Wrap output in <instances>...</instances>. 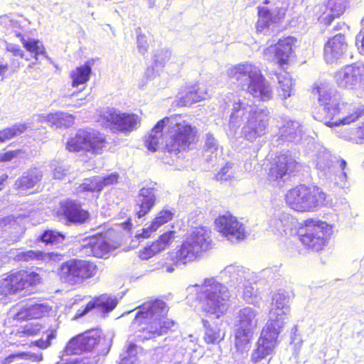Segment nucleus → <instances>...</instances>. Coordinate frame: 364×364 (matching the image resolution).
Masks as SVG:
<instances>
[{
  "instance_id": "c756f323",
  "label": "nucleus",
  "mask_w": 364,
  "mask_h": 364,
  "mask_svg": "<svg viewBox=\"0 0 364 364\" xmlns=\"http://www.w3.org/2000/svg\"><path fill=\"white\" fill-rule=\"evenodd\" d=\"M144 325L145 326L141 331L147 333L149 338H156L173 331L176 326V321L169 318L168 314H164Z\"/></svg>"
},
{
  "instance_id": "3c124183",
  "label": "nucleus",
  "mask_w": 364,
  "mask_h": 364,
  "mask_svg": "<svg viewBox=\"0 0 364 364\" xmlns=\"http://www.w3.org/2000/svg\"><path fill=\"white\" fill-rule=\"evenodd\" d=\"M41 328L42 326L40 323H30L23 326L19 333L22 336H33L37 335Z\"/></svg>"
},
{
  "instance_id": "09e8293b",
  "label": "nucleus",
  "mask_w": 364,
  "mask_h": 364,
  "mask_svg": "<svg viewBox=\"0 0 364 364\" xmlns=\"http://www.w3.org/2000/svg\"><path fill=\"white\" fill-rule=\"evenodd\" d=\"M25 151L22 149H17L15 150L4 149L3 152L0 154V162L7 163L16 159H18L21 155L23 154Z\"/></svg>"
},
{
  "instance_id": "774afa93",
  "label": "nucleus",
  "mask_w": 364,
  "mask_h": 364,
  "mask_svg": "<svg viewBox=\"0 0 364 364\" xmlns=\"http://www.w3.org/2000/svg\"><path fill=\"white\" fill-rule=\"evenodd\" d=\"M15 35L17 38H19L22 45L23 46V42H26L27 39H26L24 36L20 32H16Z\"/></svg>"
},
{
  "instance_id": "c85d7f7f",
  "label": "nucleus",
  "mask_w": 364,
  "mask_h": 364,
  "mask_svg": "<svg viewBox=\"0 0 364 364\" xmlns=\"http://www.w3.org/2000/svg\"><path fill=\"white\" fill-rule=\"evenodd\" d=\"M156 188L153 186H144L138 193L135 207V215L138 218H141L147 215L156 203Z\"/></svg>"
},
{
  "instance_id": "49530a36",
  "label": "nucleus",
  "mask_w": 364,
  "mask_h": 364,
  "mask_svg": "<svg viewBox=\"0 0 364 364\" xmlns=\"http://www.w3.org/2000/svg\"><path fill=\"white\" fill-rule=\"evenodd\" d=\"M173 218V213L169 210L163 209L158 212L151 223V228L157 230Z\"/></svg>"
},
{
  "instance_id": "412c9836",
  "label": "nucleus",
  "mask_w": 364,
  "mask_h": 364,
  "mask_svg": "<svg viewBox=\"0 0 364 364\" xmlns=\"http://www.w3.org/2000/svg\"><path fill=\"white\" fill-rule=\"evenodd\" d=\"M349 43L346 33H338L330 36L323 46L326 60L332 63L344 55L348 49Z\"/></svg>"
},
{
  "instance_id": "a19ab883",
  "label": "nucleus",
  "mask_w": 364,
  "mask_h": 364,
  "mask_svg": "<svg viewBox=\"0 0 364 364\" xmlns=\"http://www.w3.org/2000/svg\"><path fill=\"white\" fill-rule=\"evenodd\" d=\"M28 129L24 123H16L13 125L0 130V143H5L13 138L20 136Z\"/></svg>"
},
{
  "instance_id": "79ce46f5",
  "label": "nucleus",
  "mask_w": 364,
  "mask_h": 364,
  "mask_svg": "<svg viewBox=\"0 0 364 364\" xmlns=\"http://www.w3.org/2000/svg\"><path fill=\"white\" fill-rule=\"evenodd\" d=\"M65 239V236L62 232L52 229H47L37 238V241L43 243L45 245H53L63 242Z\"/></svg>"
},
{
  "instance_id": "69168bd1",
  "label": "nucleus",
  "mask_w": 364,
  "mask_h": 364,
  "mask_svg": "<svg viewBox=\"0 0 364 364\" xmlns=\"http://www.w3.org/2000/svg\"><path fill=\"white\" fill-rule=\"evenodd\" d=\"M8 178L9 176L7 174H3L0 176V191L4 188Z\"/></svg>"
},
{
  "instance_id": "dca6fc26",
  "label": "nucleus",
  "mask_w": 364,
  "mask_h": 364,
  "mask_svg": "<svg viewBox=\"0 0 364 364\" xmlns=\"http://www.w3.org/2000/svg\"><path fill=\"white\" fill-rule=\"evenodd\" d=\"M215 224L218 232L232 242H240L246 237L244 224L230 212L220 215L215 219Z\"/></svg>"
},
{
  "instance_id": "4c0bfd02",
  "label": "nucleus",
  "mask_w": 364,
  "mask_h": 364,
  "mask_svg": "<svg viewBox=\"0 0 364 364\" xmlns=\"http://www.w3.org/2000/svg\"><path fill=\"white\" fill-rule=\"evenodd\" d=\"M205 328L203 341L207 345H218L225 337V332L219 327H213L207 320H203Z\"/></svg>"
},
{
  "instance_id": "5701e85b",
  "label": "nucleus",
  "mask_w": 364,
  "mask_h": 364,
  "mask_svg": "<svg viewBox=\"0 0 364 364\" xmlns=\"http://www.w3.org/2000/svg\"><path fill=\"white\" fill-rule=\"evenodd\" d=\"M297 39L291 36L279 38L274 45V57L276 64L282 69L286 68L294 56V48Z\"/></svg>"
},
{
  "instance_id": "423d86ee",
  "label": "nucleus",
  "mask_w": 364,
  "mask_h": 364,
  "mask_svg": "<svg viewBox=\"0 0 364 364\" xmlns=\"http://www.w3.org/2000/svg\"><path fill=\"white\" fill-rule=\"evenodd\" d=\"M110 345L101 331L90 329L71 338L65 346V352L67 355L94 352L100 355L107 354Z\"/></svg>"
},
{
  "instance_id": "bf43d9fd",
  "label": "nucleus",
  "mask_w": 364,
  "mask_h": 364,
  "mask_svg": "<svg viewBox=\"0 0 364 364\" xmlns=\"http://www.w3.org/2000/svg\"><path fill=\"white\" fill-rule=\"evenodd\" d=\"M138 48L143 53L147 52L148 43L144 34L139 33L137 36Z\"/></svg>"
},
{
  "instance_id": "e2e57ef3",
  "label": "nucleus",
  "mask_w": 364,
  "mask_h": 364,
  "mask_svg": "<svg viewBox=\"0 0 364 364\" xmlns=\"http://www.w3.org/2000/svg\"><path fill=\"white\" fill-rule=\"evenodd\" d=\"M205 148L206 150H216L217 149V142L216 140L212 136H207L205 139Z\"/></svg>"
},
{
  "instance_id": "6ab92c4d",
  "label": "nucleus",
  "mask_w": 364,
  "mask_h": 364,
  "mask_svg": "<svg viewBox=\"0 0 364 364\" xmlns=\"http://www.w3.org/2000/svg\"><path fill=\"white\" fill-rule=\"evenodd\" d=\"M135 321L139 325H144L149 321L168 314L169 306L161 299H154L143 302L137 307Z\"/></svg>"
},
{
  "instance_id": "9d476101",
  "label": "nucleus",
  "mask_w": 364,
  "mask_h": 364,
  "mask_svg": "<svg viewBox=\"0 0 364 364\" xmlns=\"http://www.w3.org/2000/svg\"><path fill=\"white\" fill-rule=\"evenodd\" d=\"M289 311L290 306L287 296L280 293L274 294L272 307L269 311L268 320L262 333L277 340Z\"/></svg>"
},
{
  "instance_id": "0e129e2a",
  "label": "nucleus",
  "mask_w": 364,
  "mask_h": 364,
  "mask_svg": "<svg viewBox=\"0 0 364 364\" xmlns=\"http://www.w3.org/2000/svg\"><path fill=\"white\" fill-rule=\"evenodd\" d=\"M7 50L11 52L14 57L18 56L21 58L24 57V52L18 46L13 45L10 48H8Z\"/></svg>"
},
{
  "instance_id": "bb28decb",
  "label": "nucleus",
  "mask_w": 364,
  "mask_h": 364,
  "mask_svg": "<svg viewBox=\"0 0 364 364\" xmlns=\"http://www.w3.org/2000/svg\"><path fill=\"white\" fill-rule=\"evenodd\" d=\"M236 328L254 332L260 324V311L257 308L244 306L237 313Z\"/></svg>"
},
{
  "instance_id": "2f4dec72",
  "label": "nucleus",
  "mask_w": 364,
  "mask_h": 364,
  "mask_svg": "<svg viewBox=\"0 0 364 364\" xmlns=\"http://www.w3.org/2000/svg\"><path fill=\"white\" fill-rule=\"evenodd\" d=\"M42 178L43 172L39 168H31L16 180L14 188L18 193L24 194L38 184Z\"/></svg>"
},
{
  "instance_id": "6e6552de",
  "label": "nucleus",
  "mask_w": 364,
  "mask_h": 364,
  "mask_svg": "<svg viewBox=\"0 0 364 364\" xmlns=\"http://www.w3.org/2000/svg\"><path fill=\"white\" fill-rule=\"evenodd\" d=\"M227 302L225 287L214 279H205L199 297L202 311L207 315H214L219 318L228 310Z\"/></svg>"
},
{
  "instance_id": "9b49d317",
  "label": "nucleus",
  "mask_w": 364,
  "mask_h": 364,
  "mask_svg": "<svg viewBox=\"0 0 364 364\" xmlns=\"http://www.w3.org/2000/svg\"><path fill=\"white\" fill-rule=\"evenodd\" d=\"M300 166L299 162L290 154L280 153L269 162L267 180L270 183L285 181L295 176Z\"/></svg>"
},
{
  "instance_id": "f704fd0d",
  "label": "nucleus",
  "mask_w": 364,
  "mask_h": 364,
  "mask_svg": "<svg viewBox=\"0 0 364 364\" xmlns=\"http://www.w3.org/2000/svg\"><path fill=\"white\" fill-rule=\"evenodd\" d=\"M254 334V332L235 329L234 347L237 355H243L250 350Z\"/></svg>"
},
{
  "instance_id": "72a5a7b5",
  "label": "nucleus",
  "mask_w": 364,
  "mask_h": 364,
  "mask_svg": "<svg viewBox=\"0 0 364 364\" xmlns=\"http://www.w3.org/2000/svg\"><path fill=\"white\" fill-rule=\"evenodd\" d=\"M50 306L48 304L35 303L31 305L22 306L14 316L17 321H25L29 320L39 319L48 314Z\"/></svg>"
},
{
  "instance_id": "f257e3e1",
  "label": "nucleus",
  "mask_w": 364,
  "mask_h": 364,
  "mask_svg": "<svg viewBox=\"0 0 364 364\" xmlns=\"http://www.w3.org/2000/svg\"><path fill=\"white\" fill-rule=\"evenodd\" d=\"M166 122L169 123V139L165 144L168 152L177 154L181 151H187L198 141V128L189 121L183 119L181 114H174L158 121L144 136V144L150 151L155 152L158 149Z\"/></svg>"
},
{
  "instance_id": "f03ea898",
  "label": "nucleus",
  "mask_w": 364,
  "mask_h": 364,
  "mask_svg": "<svg viewBox=\"0 0 364 364\" xmlns=\"http://www.w3.org/2000/svg\"><path fill=\"white\" fill-rule=\"evenodd\" d=\"M211 229L206 226L195 227L176 251L169 252L168 257L175 266L186 265L199 259L212 248Z\"/></svg>"
},
{
  "instance_id": "ea45409f",
  "label": "nucleus",
  "mask_w": 364,
  "mask_h": 364,
  "mask_svg": "<svg viewBox=\"0 0 364 364\" xmlns=\"http://www.w3.org/2000/svg\"><path fill=\"white\" fill-rule=\"evenodd\" d=\"M65 147L69 152L85 153V129H79L74 136L70 137L66 142Z\"/></svg>"
},
{
  "instance_id": "0eeeda50",
  "label": "nucleus",
  "mask_w": 364,
  "mask_h": 364,
  "mask_svg": "<svg viewBox=\"0 0 364 364\" xmlns=\"http://www.w3.org/2000/svg\"><path fill=\"white\" fill-rule=\"evenodd\" d=\"M363 116H364V105L355 106L352 104L341 103L323 107L322 111L318 112L314 117L332 128L350 124Z\"/></svg>"
},
{
  "instance_id": "473e14b6",
  "label": "nucleus",
  "mask_w": 364,
  "mask_h": 364,
  "mask_svg": "<svg viewBox=\"0 0 364 364\" xmlns=\"http://www.w3.org/2000/svg\"><path fill=\"white\" fill-rule=\"evenodd\" d=\"M85 153L98 155L107 148L108 142L106 136L100 131L85 129Z\"/></svg>"
},
{
  "instance_id": "8fccbe9b",
  "label": "nucleus",
  "mask_w": 364,
  "mask_h": 364,
  "mask_svg": "<svg viewBox=\"0 0 364 364\" xmlns=\"http://www.w3.org/2000/svg\"><path fill=\"white\" fill-rule=\"evenodd\" d=\"M120 176L117 172H114L108 175L105 176L102 178H100V183L102 185V189L106 186H110L116 185L119 183Z\"/></svg>"
},
{
  "instance_id": "37998d69",
  "label": "nucleus",
  "mask_w": 364,
  "mask_h": 364,
  "mask_svg": "<svg viewBox=\"0 0 364 364\" xmlns=\"http://www.w3.org/2000/svg\"><path fill=\"white\" fill-rule=\"evenodd\" d=\"M21 67V62L14 57H9L8 60H1L0 62V77L4 79L16 73Z\"/></svg>"
},
{
  "instance_id": "4468645a",
  "label": "nucleus",
  "mask_w": 364,
  "mask_h": 364,
  "mask_svg": "<svg viewBox=\"0 0 364 364\" xmlns=\"http://www.w3.org/2000/svg\"><path fill=\"white\" fill-rule=\"evenodd\" d=\"M336 79L340 87L364 95V65H347L336 73Z\"/></svg>"
},
{
  "instance_id": "13d9d810",
  "label": "nucleus",
  "mask_w": 364,
  "mask_h": 364,
  "mask_svg": "<svg viewBox=\"0 0 364 364\" xmlns=\"http://www.w3.org/2000/svg\"><path fill=\"white\" fill-rule=\"evenodd\" d=\"M231 165L226 164L217 173L216 176L220 180H227L230 177V170Z\"/></svg>"
},
{
  "instance_id": "c9c22d12",
  "label": "nucleus",
  "mask_w": 364,
  "mask_h": 364,
  "mask_svg": "<svg viewBox=\"0 0 364 364\" xmlns=\"http://www.w3.org/2000/svg\"><path fill=\"white\" fill-rule=\"evenodd\" d=\"M314 95H318V101L321 106L326 107L340 104L332 95L331 89L326 83H315L311 88Z\"/></svg>"
},
{
  "instance_id": "de8ad7c7",
  "label": "nucleus",
  "mask_w": 364,
  "mask_h": 364,
  "mask_svg": "<svg viewBox=\"0 0 364 364\" xmlns=\"http://www.w3.org/2000/svg\"><path fill=\"white\" fill-rule=\"evenodd\" d=\"M42 255H43L41 250H29L16 254V260L22 262H28L33 260L41 261V257Z\"/></svg>"
},
{
  "instance_id": "39448f33",
  "label": "nucleus",
  "mask_w": 364,
  "mask_h": 364,
  "mask_svg": "<svg viewBox=\"0 0 364 364\" xmlns=\"http://www.w3.org/2000/svg\"><path fill=\"white\" fill-rule=\"evenodd\" d=\"M42 276L31 269H12L0 279V296L8 297L28 291L41 284Z\"/></svg>"
},
{
  "instance_id": "f3484780",
  "label": "nucleus",
  "mask_w": 364,
  "mask_h": 364,
  "mask_svg": "<svg viewBox=\"0 0 364 364\" xmlns=\"http://www.w3.org/2000/svg\"><path fill=\"white\" fill-rule=\"evenodd\" d=\"M260 71L255 65L245 62L230 66L227 70V75L234 80L239 90L245 91Z\"/></svg>"
},
{
  "instance_id": "5fc2aeb1",
  "label": "nucleus",
  "mask_w": 364,
  "mask_h": 364,
  "mask_svg": "<svg viewBox=\"0 0 364 364\" xmlns=\"http://www.w3.org/2000/svg\"><path fill=\"white\" fill-rule=\"evenodd\" d=\"M42 255L41 257L42 262L60 261L63 258V255L58 252H44L42 251Z\"/></svg>"
},
{
  "instance_id": "f8f14e48",
  "label": "nucleus",
  "mask_w": 364,
  "mask_h": 364,
  "mask_svg": "<svg viewBox=\"0 0 364 364\" xmlns=\"http://www.w3.org/2000/svg\"><path fill=\"white\" fill-rule=\"evenodd\" d=\"M100 117L102 123L117 132H132L141 121V117L136 114L119 112L114 108H108Z\"/></svg>"
},
{
  "instance_id": "052dcab7",
  "label": "nucleus",
  "mask_w": 364,
  "mask_h": 364,
  "mask_svg": "<svg viewBox=\"0 0 364 364\" xmlns=\"http://www.w3.org/2000/svg\"><path fill=\"white\" fill-rule=\"evenodd\" d=\"M156 230H157L156 228H151V223L148 228L142 229L141 232L137 234L136 235V237L138 239H140V238L146 239V238L150 237L151 236V234Z\"/></svg>"
},
{
  "instance_id": "c03bdc74",
  "label": "nucleus",
  "mask_w": 364,
  "mask_h": 364,
  "mask_svg": "<svg viewBox=\"0 0 364 364\" xmlns=\"http://www.w3.org/2000/svg\"><path fill=\"white\" fill-rule=\"evenodd\" d=\"M79 193H100L102 189V185L100 181V178L93 176L85 178L82 183L77 188Z\"/></svg>"
},
{
  "instance_id": "2eb2a0df",
  "label": "nucleus",
  "mask_w": 364,
  "mask_h": 364,
  "mask_svg": "<svg viewBox=\"0 0 364 364\" xmlns=\"http://www.w3.org/2000/svg\"><path fill=\"white\" fill-rule=\"evenodd\" d=\"M55 215L68 223L75 225L85 224L90 218L89 211L82 208L81 203L71 198H66L59 203Z\"/></svg>"
},
{
  "instance_id": "7ed1b4c3",
  "label": "nucleus",
  "mask_w": 364,
  "mask_h": 364,
  "mask_svg": "<svg viewBox=\"0 0 364 364\" xmlns=\"http://www.w3.org/2000/svg\"><path fill=\"white\" fill-rule=\"evenodd\" d=\"M332 233V225L314 218L304 220L296 231L298 240L304 247L315 252L324 249Z\"/></svg>"
},
{
  "instance_id": "e433bc0d",
  "label": "nucleus",
  "mask_w": 364,
  "mask_h": 364,
  "mask_svg": "<svg viewBox=\"0 0 364 364\" xmlns=\"http://www.w3.org/2000/svg\"><path fill=\"white\" fill-rule=\"evenodd\" d=\"M91 61H86L83 65L76 67L70 72V78L72 87H76L86 83L90 80L92 72Z\"/></svg>"
},
{
  "instance_id": "603ef678",
  "label": "nucleus",
  "mask_w": 364,
  "mask_h": 364,
  "mask_svg": "<svg viewBox=\"0 0 364 364\" xmlns=\"http://www.w3.org/2000/svg\"><path fill=\"white\" fill-rule=\"evenodd\" d=\"M350 139L356 143H364V121L352 130Z\"/></svg>"
},
{
  "instance_id": "4d7b16f0",
  "label": "nucleus",
  "mask_w": 364,
  "mask_h": 364,
  "mask_svg": "<svg viewBox=\"0 0 364 364\" xmlns=\"http://www.w3.org/2000/svg\"><path fill=\"white\" fill-rule=\"evenodd\" d=\"M244 109H245V107L242 106V102L241 101H238L237 102L235 103L234 107L232 109V112L230 117V122L232 123H237L238 118H239L237 113L240 110Z\"/></svg>"
},
{
  "instance_id": "a211bd4d",
  "label": "nucleus",
  "mask_w": 364,
  "mask_h": 364,
  "mask_svg": "<svg viewBox=\"0 0 364 364\" xmlns=\"http://www.w3.org/2000/svg\"><path fill=\"white\" fill-rule=\"evenodd\" d=\"M347 7L348 2L345 0H327L314 6L313 15L318 21L328 26L334 19L339 18Z\"/></svg>"
},
{
  "instance_id": "393cba45",
  "label": "nucleus",
  "mask_w": 364,
  "mask_h": 364,
  "mask_svg": "<svg viewBox=\"0 0 364 364\" xmlns=\"http://www.w3.org/2000/svg\"><path fill=\"white\" fill-rule=\"evenodd\" d=\"M176 237L175 230H168L160 235L158 238L144 247L138 252V257L142 260H148L165 250Z\"/></svg>"
},
{
  "instance_id": "680f3d73",
  "label": "nucleus",
  "mask_w": 364,
  "mask_h": 364,
  "mask_svg": "<svg viewBox=\"0 0 364 364\" xmlns=\"http://www.w3.org/2000/svg\"><path fill=\"white\" fill-rule=\"evenodd\" d=\"M26 355L25 353H16L10 354L9 355L5 357L2 360V364H9L14 361L17 358H23Z\"/></svg>"
},
{
  "instance_id": "1a4fd4ad",
  "label": "nucleus",
  "mask_w": 364,
  "mask_h": 364,
  "mask_svg": "<svg viewBox=\"0 0 364 364\" xmlns=\"http://www.w3.org/2000/svg\"><path fill=\"white\" fill-rule=\"evenodd\" d=\"M97 271V266L94 262L73 258L60 264L58 269V276L63 282L75 286L93 277Z\"/></svg>"
},
{
  "instance_id": "20e7f679",
  "label": "nucleus",
  "mask_w": 364,
  "mask_h": 364,
  "mask_svg": "<svg viewBox=\"0 0 364 364\" xmlns=\"http://www.w3.org/2000/svg\"><path fill=\"white\" fill-rule=\"evenodd\" d=\"M326 194L318 187L298 185L285 195V202L291 210L299 213L311 212L326 203Z\"/></svg>"
},
{
  "instance_id": "a18cd8bd",
  "label": "nucleus",
  "mask_w": 364,
  "mask_h": 364,
  "mask_svg": "<svg viewBox=\"0 0 364 364\" xmlns=\"http://www.w3.org/2000/svg\"><path fill=\"white\" fill-rule=\"evenodd\" d=\"M23 47L31 53L35 59H38L39 56L46 53L43 42L37 38L28 39L26 42H23Z\"/></svg>"
},
{
  "instance_id": "aec40b11",
  "label": "nucleus",
  "mask_w": 364,
  "mask_h": 364,
  "mask_svg": "<svg viewBox=\"0 0 364 364\" xmlns=\"http://www.w3.org/2000/svg\"><path fill=\"white\" fill-rule=\"evenodd\" d=\"M257 20L255 27L257 33H264L271 26L279 25L282 23L286 17V9L277 8L274 11L267 7L258 6L257 8Z\"/></svg>"
},
{
  "instance_id": "7c9ffc66",
  "label": "nucleus",
  "mask_w": 364,
  "mask_h": 364,
  "mask_svg": "<svg viewBox=\"0 0 364 364\" xmlns=\"http://www.w3.org/2000/svg\"><path fill=\"white\" fill-rule=\"evenodd\" d=\"M117 304V301L111 296L101 294L90 301L83 309L77 310L74 318H80L94 309H97L103 313L110 312L115 308Z\"/></svg>"
},
{
  "instance_id": "338daca9",
  "label": "nucleus",
  "mask_w": 364,
  "mask_h": 364,
  "mask_svg": "<svg viewBox=\"0 0 364 364\" xmlns=\"http://www.w3.org/2000/svg\"><path fill=\"white\" fill-rule=\"evenodd\" d=\"M137 346L136 344L134 343H129L128 347H127V352L128 354H131L132 353V351H135L136 349Z\"/></svg>"
},
{
  "instance_id": "4be33fe9",
  "label": "nucleus",
  "mask_w": 364,
  "mask_h": 364,
  "mask_svg": "<svg viewBox=\"0 0 364 364\" xmlns=\"http://www.w3.org/2000/svg\"><path fill=\"white\" fill-rule=\"evenodd\" d=\"M82 242L80 249L85 250L88 256L102 258L112 250V246L107 241L103 232L85 237L82 239Z\"/></svg>"
},
{
  "instance_id": "b1692460",
  "label": "nucleus",
  "mask_w": 364,
  "mask_h": 364,
  "mask_svg": "<svg viewBox=\"0 0 364 364\" xmlns=\"http://www.w3.org/2000/svg\"><path fill=\"white\" fill-rule=\"evenodd\" d=\"M277 343V339L261 333L257 346L252 353L250 364H269L268 356L273 353Z\"/></svg>"
},
{
  "instance_id": "864d4df0",
  "label": "nucleus",
  "mask_w": 364,
  "mask_h": 364,
  "mask_svg": "<svg viewBox=\"0 0 364 364\" xmlns=\"http://www.w3.org/2000/svg\"><path fill=\"white\" fill-rule=\"evenodd\" d=\"M55 337V334L52 331L50 332L46 340L42 338L33 341L31 346H36L41 349H46L51 345L52 340Z\"/></svg>"
},
{
  "instance_id": "a878e982",
  "label": "nucleus",
  "mask_w": 364,
  "mask_h": 364,
  "mask_svg": "<svg viewBox=\"0 0 364 364\" xmlns=\"http://www.w3.org/2000/svg\"><path fill=\"white\" fill-rule=\"evenodd\" d=\"M252 98L259 102H267L273 98V87L269 82L262 71L255 77L245 90Z\"/></svg>"
},
{
  "instance_id": "ddd939ff",
  "label": "nucleus",
  "mask_w": 364,
  "mask_h": 364,
  "mask_svg": "<svg viewBox=\"0 0 364 364\" xmlns=\"http://www.w3.org/2000/svg\"><path fill=\"white\" fill-rule=\"evenodd\" d=\"M269 119V112L267 109L251 110L241 132L244 139L254 142L266 135Z\"/></svg>"
},
{
  "instance_id": "58836bf2",
  "label": "nucleus",
  "mask_w": 364,
  "mask_h": 364,
  "mask_svg": "<svg viewBox=\"0 0 364 364\" xmlns=\"http://www.w3.org/2000/svg\"><path fill=\"white\" fill-rule=\"evenodd\" d=\"M41 121L49 124L56 128H67L73 123V117L63 112L49 113L41 117Z\"/></svg>"
},
{
  "instance_id": "6e6d98bb",
  "label": "nucleus",
  "mask_w": 364,
  "mask_h": 364,
  "mask_svg": "<svg viewBox=\"0 0 364 364\" xmlns=\"http://www.w3.org/2000/svg\"><path fill=\"white\" fill-rule=\"evenodd\" d=\"M97 360L95 357L92 358H76L73 360L68 361V362H58L56 364H97Z\"/></svg>"
},
{
  "instance_id": "cd10ccee",
  "label": "nucleus",
  "mask_w": 364,
  "mask_h": 364,
  "mask_svg": "<svg viewBox=\"0 0 364 364\" xmlns=\"http://www.w3.org/2000/svg\"><path fill=\"white\" fill-rule=\"evenodd\" d=\"M204 99L198 82L188 83L182 87L173 100V105L177 107H191Z\"/></svg>"
}]
</instances>
